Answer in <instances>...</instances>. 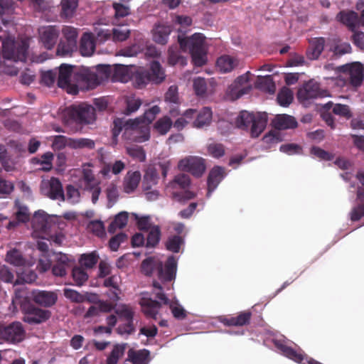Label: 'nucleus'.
<instances>
[{
    "label": "nucleus",
    "instance_id": "1",
    "mask_svg": "<svg viewBox=\"0 0 364 364\" xmlns=\"http://www.w3.org/2000/svg\"><path fill=\"white\" fill-rule=\"evenodd\" d=\"M141 270L146 276H151L156 271L162 282H171L176 278L177 261L173 256H170L163 264L162 262L150 257L143 260Z\"/></svg>",
    "mask_w": 364,
    "mask_h": 364
},
{
    "label": "nucleus",
    "instance_id": "2",
    "mask_svg": "<svg viewBox=\"0 0 364 364\" xmlns=\"http://www.w3.org/2000/svg\"><path fill=\"white\" fill-rule=\"evenodd\" d=\"M112 68L108 65H98L93 69L82 68L74 73V79L82 89L92 90L109 77Z\"/></svg>",
    "mask_w": 364,
    "mask_h": 364
},
{
    "label": "nucleus",
    "instance_id": "3",
    "mask_svg": "<svg viewBox=\"0 0 364 364\" xmlns=\"http://www.w3.org/2000/svg\"><path fill=\"white\" fill-rule=\"evenodd\" d=\"M178 42L181 50L184 52L189 50L195 65L200 67L205 64V38L202 34L195 33L191 37H183L178 35Z\"/></svg>",
    "mask_w": 364,
    "mask_h": 364
},
{
    "label": "nucleus",
    "instance_id": "4",
    "mask_svg": "<svg viewBox=\"0 0 364 364\" xmlns=\"http://www.w3.org/2000/svg\"><path fill=\"white\" fill-rule=\"evenodd\" d=\"M235 124L239 129L243 130L250 129L251 136L256 138L265 129L267 124V115L264 112L255 114L247 111H242L236 118Z\"/></svg>",
    "mask_w": 364,
    "mask_h": 364
},
{
    "label": "nucleus",
    "instance_id": "5",
    "mask_svg": "<svg viewBox=\"0 0 364 364\" xmlns=\"http://www.w3.org/2000/svg\"><path fill=\"white\" fill-rule=\"evenodd\" d=\"M1 41V55L4 58L14 62L26 60L28 49L26 41H15V38L11 36Z\"/></svg>",
    "mask_w": 364,
    "mask_h": 364
},
{
    "label": "nucleus",
    "instance_id": "6",
    "mask_svg": "<svg viewBox=\"0 0 364 364\" xmlns=\"http://www.w3.org/2000/svg\"><path fill=\"white\" fill-rule=\"evenodd\" d=\"M160 111L159 107L154 105L146 110L141 117L127 121L123 125L125 132H137V129H141L144 134L137 141L139 142L147 141L149 139V133L146 126L154 121Z\"/></svg>",
    "mask_w": 364,
    "mask_h": 364
},
{
    "label": "nucleus",
    "instance_id": "7",
    "mask_svg": "<svg viewBox=\"0 0 364 364\" xmlns=\"http://www.w3.org/2000/svg\"><path fill=\"white\" fill-rule=\"evenodd\" d=\"M166 74L161 64L154 60L150 64L149 70L137 72L134 76V83L136 87L142 88L148 83L160 84L164 81Z\"/></svg>",
    "mask_w": 364,
    "mask_h": 364
},
{
    "label": "nucleus",
    "instance_id": "8",
    "mask_svg": "<svg viewBox=\"0 0 364 364\" xmlns=\"http://www.w3.org/2000/svg\"><path fill=\"white\" fill-rule=\"evenodd\" d=\"M66 114L68 117V123L87 125L93 123L96 119L95 107L85 103L71 105L67 108Z\"/></svg>",
    "mask_w": 364,
    "mask_h": 364
},
{
    "label": "nucleus",
    "instance_id": "9",
    "mask_svg": "<svg viewBox=\"0 0 364 364\" xmlns=\"http://www.w3.org/2000/svg\"><path fill=\"white\" fill-rule=\"evenodd\" d=\"M190 183L191 179L188 175L185 173L176 175L174 179L170 183V186L173 188H176L178 186L183 190L180 191H173L171 193L172 198L180 203H184L186 200L194 198L196 194L193 192L185 190L189 186Z\"/></svg>",
    "mask_w": 364,
    "mask_h": 364
},
{
    "label": "nucleus",
    "instance_id": "10",
    "mask_svg": "<svg viewBox=\"0 0 364 364\" xmlns=\"http://www.w3.org/2000/svg\"><path fill=\"white\" fill-rule=\"evenodd\" d=\"M328 95V91L322 90L319 83L310 80L304 83L297 92V98L301 102H305L311 99L322 98Z\"/></svg>",
    "mask_w": 364,
    "mask_h": 364
},
{
    "label": "nucleus",
    "instance_id": "11",
    "mask_svg": "<svg viewBox=\"0 0 364 364\" xmlns=\"http://www.w3.org/2000/svg\"><path fill=\"white\" fill-rule=\"evenodd\" d=\"M21 308L24 313L23 321L30 324L45 322L51 316V312L49 310L40 309L33 304H23Z\"/></svg>",
    "mask_w": 364,
    "mask_h": 364
},
{
    "label": "nucleus",
    "instance_id": "12",
    "mask_svg": "<svg viewBox=\"0 0 364 364\" xmlns=\"http://www.w3.org/2000/svg\"><path fill=\"white\" fill-rule=\"evenodd\" d=\"M178 169L191 173L196 177H200L205 170L204 159L198 157L189 156L179 161Z\"/></svg>",
    "mask_w": 364,
    "mask_h": 364
},
{
    "label": "nucleus",
    "instance_id": "13",
    "mask_svg": "<svg viewBox=\"0 0 364 364\" xmlns=\"http://www.w3.org/2000/svg\"><path fill=\"white\" fill-rule=\"evenodd\" d=\"M58 218L55 215H49L44 210L36 211L31 221L32 228L35 232H46L58 222Z\"/></svg>",
    "mask_w": 364,
    "mask_h": 364
},
{
    "label": "nucleus",
    "instance_id": "14",
    "mask_svg": "<svg viewBox=\"0 0 364 364\" xmlns=\"http://www.w3.org/2000/svg\"><path fill=\"white\" fill-rule=\"evenodd\" d=\"M250 72L237 77L228 87V93L232 100H237L242 95L248 94L252 89L249 84Z\"/></svg>",
    "mask_w": 364,
    "mask_h": 364
},
{
    "label": "nucleus",
    "instance_id": "15",
    "mask_svg": "<svg viewBox=\"0 0 364 364\" xmlns=\"http://www.w3.org/2000/svg\"><path fill=\"white\" fill-rule=\"evenodd\" d=\"M39 41L47 50H51L55 46L59 37V29L56 26H42L38 29Z\"/></svg>",
    "mask_w": 364,
    "mask_h": 364
},
{
    "label": "nucleus",
    "instance_id": "16",
    "mask_svg": "<svg viewBox=\"0 0 364 364\" xmlns=\"http://www.w3.org/2000/svg\"><path fill=\"white\" fill-rule=\"evenodd\" d=\"M25 331L20 322H13L4 329L1 328V339L10 343H18L23 340Z\"/></svg>",
    "mask_w": 364,
    "mask_h": 364
},
{
    "label": "nucleus",
    "instance_id": "17",
    "mask_svg": "<svg viewBox=\"0 0 364 364\" xmlns=\"http://www.w3.org/2000/svg\"><path fill=\"white\" fill-rule=\"evenodd\" d=\"M41 188L42 193L52 200H65L61 182L57 178L52 177L48 182L43 183Z\"/></svg>",
    "mask_w": 364,
    "mask_h": 364
},
{
    "label": "nucleus",
    "instance_id": "18",
    "mask_svg": "<svg viewBox=\"0 0 364 364\" xmlns=\"http://www.w3.org/2000/svg\"><path fill=\"white\" fill-rule=\"evenodd\" d=\"M252 313L250 310L240 311L237 315L220 317V321L225 326H244L250 324Z\"/></svg>",
    "mask_w": 364,
    "mask_h": 364
},
{
    "label": "nucleus",
    "instance_id": "19",
    "mask_svg": "<svg viewBox=\"0 0 364 364\" xmlns=\"http://www.w3.org/2000/svg\"><path fill=\"white\" fill-rule=\"evenodd\" d=\"M31 297L36 304L45 308L53 306L58 300L55 292L44 290H33Z\"/></svg>",
    "mask_w": 364,
    "mask_h": 364
},
{
    "label": "nucleus",
    "instance_id": "20",
    "mask_svg": "<svg viewBox=\"0 0 364 364\" xmlns=\"http://www.w3.org/2000/svg\"><path fill=\"white\" fill-rule=\"evenodd\" d=\"M225 176V171L223 167L216 166L210 171L207 180L208 197L210 196Z\"/></svg>",
    "mask_w": 364,
    "mask_h": 364
},
{
    "label": "nucleus",
    "instance_id": "21",
    "mask_svg": "<svg viewBox=\"0 0 364 364\" xmlns=\"http://www.w3.org/2000/svg\"><path fill=\"white\" fill-rule=\"evenodd\" d=\"M345 71H348L349 74V81L353 87H359L364 78L363 66L360 63H353L344 66Z\"/></svg>",
    "mask_w": 364,
    "mask_h": 364
},
{
    "label": "nucleus",
    "instance_id": "22",
    "mask_svg": "<svg viewBox=\"0 0 364 364\" xmlns=\"http://www.w3.org/2000/svg\"><path fill=\"white\" fill-rule=\"evenodd\" d=\"M16 220L10 221L6 228L9 230L16 228L20 223H25L29 221L31 214L27 206L23 205L18 200H15Z\"/></svg>",
    "mask_w": 364,
    "mask_h": 364
},
{
    "label": "nucleus",
    "instance_id": "23",
    "mask_svg": "<svg viewBox=\"0 0 364 364\" xmlns=\"http://www.w3.org/2000/svg\"><path fill=\"white\" fill-rule=\"evenodd\" d=\"M70 267V259L67 255L61 252L55 255V263L52 267V272L55 276L64 277Z\"/></svg>",
    "mask_w": 364,
    "mask_h": 364
},
{
    "label": "nucleus",
    "instance_id": "24",
    "mask_svg": "<svg viewBox=\"0 0 364 364\" xmlns=\"http://www.w3.org/2000/svg\"><path fill=\"white\" fill-rule=\"evenodd\" d=\"M272 124L277 130L294 129L298 125V123L294 117L286 114L277 115L272 121Z\"/></svg>",
    "mask_w": 364,
    "mask_h": 364
},
{
    "label": "nucleus",
    "instance_id": "25",
    "mask_svg": "<svg viewBox=\"0 0 364 364\" xmlns=\"http://www.w3.org/2000/svg\"><path fill=\"white\" fill-rule=\"evenodd\" d=\"M325 45L324 38H314L309 41V46L306 50V56L309 60H316L323 50Z\"/></svg>",
    "mask_w": 364,
    "mask_h": 364
},
{
    "label": "nucleus",
    "instance_id": "26",
    "mask_svg": "<svg viewBox=\"0 0 364 364\" xmlns=\"http://www.w3.org/2000/svg\"><path fill=\"white\" fill-rule=\"evenodd\" d=\"M95 50V41L92 33H85L80 39L79 51L82 56H91Z\"/></svg>",
    "mask_w": 364,
    "mask_h": 364
},
{
    "label": "nucleus",
    "instance_id": "27",
    "mask_svg": "<svg viewBox=\"0 0 364 364\" xmlns=\"http://www.w3.org/2000/svg\"><path fill=\"white\" fill-rule=\"evenodd\" d=\"M141 178V177L139 171H129L124 178V191L126 193H133L138 187Z\"/></svg>",
    "mask_w": 364,
    "mask_h": 364
},
{
    "label": "nucleus",
    "instance_id": "28",
    "mask_svg": "<svg viewBox=\"0 0 364 364\" xmlns=\"http://www.w3.org/2000/svg\"><path fill=\"white\" fill-rule=\"evenodd\" d=\"M216 64L221 73H226L232 71L237 67L239 60L236 58L224 55L218 58Z\"/></svg>",
    "mask_w": 364,
    "mask_h": 364
},
{
    "label": "nucleus",
    "instance_id": "29",
    "mask_svg": "<svg viewBox=\"0 0 364 364\" xmlns=\"http://www.w3.org/2000/svg\"><path fill=\"white\" fill-rule=\"evenodd\" d=\"M73 74V66L62 64L58 70V85L61 88H67L70 86V77Z\"/></svg>",
    "mask_w": 364,
    "mask_h": 364
},
{
    "label": "nucleus",
    "instance_id": "30",
    "mask_svg": "<svg viewBox=\"0 0 364 364\" xmlns=\"http://www.w3.org/2000/svg\"><path fill=\"white\" fill-rule=\"evenodd\" d=\"M338 17L340 21L346 25L350 30L353 31L360 23V18L356 12L354 11H341Z\"/></svg>",
    "mask_w": 364,
    "mask_h": 364
},
{
    "label": "nucleus",
    "instance_id": "31",
    "mask_svg": "<svg viewBox=\"0 0 364 364\" xmlns=\"http://www.w3.org/2000/svg\"><path fill=\"white\" fill-rule=\"evenodd\" d=\"M275 346L286 357L296 363H301L304 360L305 355L304 354L296 351L293 348L287 346L281 341H276Z\"/></svg>",
    "mask_w": 364,
    "mask_h": 364
},
{
    "label": "nucleus",
    "instance_id": "32",
    "mask_svg": "<svg viewBox=\"0 0 364 364\" xmlns=\"http://www.w3.org/2000/svg\"><path fill=\"white\" fill-rule=\"evenodd\" d=\"M152 31L154 41L161 45H165L168 42L171 29L168 26L157 25Z\"/></svg>",
    "mask_w": 364,
    "mask_h": 364
},
{
    "label": "nucleus",
    "instance_id": "33",
    "mask_svg": "<svg viewBox=\"0 0 364 364\" xmlns=\"http://www.w3.org/2000/svg\"><path fill=\"white\" fill-rule=\"evenodd\" d=\"M143 311L146 316L156 319V315L161 309V304L159 301L151 299H143L141 301Z\"/></svg>",
    "mask_w": 364,
    "mask_h": 364
},
{
    "label": "nucleus",
    "instance_id": "34",
    "mask_svg": "<svg viewBox=\"0 0 364 364\" xmlns=\"http://www.w3.org/2000/svg\"><path fill=\"white\" fill-rule=\"evenodd\" d=\"M159 181V173L156 168L154 166H149L146 168L143 178L144 191L151 190L152 186L156 185Z\"/></svg>",
    "mask_w": 364,
    "mask_h": 364
},
{
    "label": "nucleus",
    "instance_id": "35",
    "mask_svg": "<svg viewBox=\"0 0 364 364\" xmlns=\"http://www.w3.org/2000/svg\"><path fill=\"white\" fill-rule=\"evenodd\" d=\"M213 113L211 109L207 107H203L197 112V117L193 122V127L202 128L204 126L209 125L212 120Z\"/></svg>",
    "mask_w": 364,
    "mask_h": 364
},
{
    "label": "nucleus",
    "instance_id": "36",
    "mask_svg": "<svg viewBox=\"0 0 364 364\" xmlns=\"http://www.w3.org/2000/svg\"><path fill=\"white\" fill-rule=\"evenodd\" d=\"M60 16L65 18H72L78 6V0H61Z\"/></svg>",
    "mask_w": 364,
    "mask_h": 364
},
{
    "label": "nucleus",
    "instance_id": "37",
    "mask_svg": "<svg viewBox=\"0 0 364 364\" xmlns=\"http://www.w3.org/2000/svg\"><path fill=\"white\" fill-rule=\"evenodd\" d=\"M357 197L360 200V203L351 210L350 220L352 221H358L364 216V189L358 188Z\"/></svg>",
    "mask_w": 364,
    "mask_h": 364
},
{
    "label": "nucleus",
    "instance_id": "38",
    "mask_svg": "<svg viewBox=\"0 0 364 364\" xmlns=\"http://www.w3.org/2000/svg\"><path fill=\"white\" fill-rule=\"evenodd\" d=\"M128 222V213L125 211L118 213L108 227V232L114 233L117 229L124 228Z\"/></svg>",
    "mask_w": 364,
    "mask_h": 364
},
{
    "label": "nucleus",
    "instance_id": "39",
    "mask_svg": "<svg viewBox=\"0 0 364 364\" xmlns=\"http://www.w3.org/2000/svg\"><path fill=\"white\" fill-rule=\"evenodd\" d=\"M95 147V143L92 139H87V138H77L74 139L71 138L69 141V148L73 149H94Z\"/></svg>",
    "mask_w": 364,
    "mask_h": 364
},
{
    "label": "nucleus",
    "instance_id": "40",
    "mask_svg": "<svg viewBox=\"0 0 364 364\" xmlns=\"http://www.w3.org/2000/svg\"><path fill=\"white\" fill-rule=\"evenodd\" d=\"M332 107V112L333 114L338 115L340 117H345L346 119H350L352 117V113L348 105L342 104L333 105L332 102H328L324 106V107L328 109H329Z\"/></svg>",
    "mask_w": 364,
    "mask_h": 364
},
{
    "label": "nucleus",
    "instance_id": "41",
    "mask_svg": "<svg viewBox=\"0 0 364 364\" xmlns=\"http://www.w3.org/2000/svg\"><path fill=\"white\" fill-rule=\"evenodd\" d=\"M168 62L171 65L186 64V58L181 55L177 46H172L168 48Z\"/></svg>",
    "mask_w": 364,
    "mask_h": 364
},
{
    "label": "nucleus",
    "instance_id": "42",
    "mask_svg": "<svg viewBox=\"0 0 364 364\" xmlns=\"http://www.w3.org/2000/svg\"><path fill=\"white\" fill-rule=\"evenodd\" d=\"M277 102L282 107L289 106L293 101L294 95L291 89L284 87L277 95Z\"/></svg>",
    "mask_w": 364,
    "mask_h": 364
},
{
    "label": "nucleus",
    "instance_id": "43",
    "mask_svg": "<svg viewBox=\"0 0 364 364\" xmlns=\"http://www.w3.org/2000/svg\"><path fill=\"white\" fill-rule=\"evenodd\" d=\"M77 50V44L61 40L57 48V55L65 57L71 55Z\"/></svg>",
    "mask_w": 364,
    "mask_h": 364
},
{
    "label": "nucleus",
    "instance_id": "44",
    "mask_svg": "<svg viewBox=\"0 0 364 364\" xmlns=\"http://www.w3.org/2000/svg\"><path fill=\"white\" fill-rule=\"evenodd\" d=\"M98 260L99 255L96 253V252H92L88 254H82L80 256L79 262L80 263L81 266L87 269H91L96 265V264L98 262Z\"/></svg>",
    "mask_w": 364,
    "mask_h": 364
},
{
    "label": "nucleus",
    "instance_id": "45",
    "mask_svg": "<svg viewBox=\"0 0 364 364\" xmlns=\"http://www.w3.org/2000/svg\"><path fill=\"white\" fill-rule=\"evenodd\" d=\"M126 346L125 343L114 346L110 355L107 359V364H117L119 358L124 355Z\"/></svg>",
    "mask_w": 364,
    "mask_h": 364
},
{
    "label": "nucleus",
    "instance_id": "46",
    "mask_svg": "<svg viewBox=\"0 0 364 364\" xmlns=\"http://www.w3.org/2000/svg\"><path fill=\"white\" fill-rule=\"evenodd\" d=\"M173 125L172 120L168 116L159 119L155 124L154 129L161 135L166 134Z\"/></svg>",
    "mask_w": 364,
    "mask_h": 364
},
{
    "label": "nucleus",
    "instance_id": "47",
    "mask_svg": "<svg viewBox=\"0 0 364 364\" xmlns=\"http://www.w3.org/2000/svg\"><path fill=\"white\" fill-rule=\"evenodd\" d=\"M161 230L158 225H154L149 230L146 237V246L154 247L159 242Z\"/></svg>",
    "mask_w": 364,
    "mask_h": 364
},
{
    "label": "nucleus",
    "instance_id": "48",
    "mask_svg": "<svg viewBox=\"0 0 364 364\" xmlns=\"http://www.w3.org/2000/svg\"><path fill=\"white\" fill-rule=\"evenodd\" d=\"M127 153L133 159L137 160L140 162L145 161L146 153L144 149L138 145H132L127 147Z\"/></svg>",
    "mask_w": 364,
    "mask_h": 364
},
{
    "label": "nucleus",
    "instance_id": "49",
    "mask_svg": "<svg viewBox=\"0 0 364 364\" xmlns=\"http://www.w3.org/2000/svg\"><path fill=\"white\" fill-rule=\"evenodd\" d=\"M72 277L76 285L79 287L88 279V274L82 267H75L72 270Z\"/></svg>",
    "mask_w": 364,
    "mask_h": 364
},
{
    "label": "nucleus",
    "instance_id": "50",
    "mask_svg": "<svg viewBox=\"0 0 364 364\" xmlns=\"http://www.w3.org/2000/svg\"><path fill=\"white\" fill-rule=\"evenodd\" d=\"M149 354L146 350L136 352L129 350L128 352L129 359L133 364H144Z\"/></svg>",
    "mask_w": 364,
    "mask_h": 364
},
{
    "label": "nucleus",
    "instance_id": "51",
    "mask_svg": "<svg viewBox=\"0 0 364 364\" xmlns=\"http://www.w3.org/2000/svg\"><path fill=\"white\" fill-rule=\"evenodd\" d=\"M53 160V154L50 151L43 154L41 159H33L36 164L43 165L42 170L44 171H49L52 168Z\"/></svg>",
    "mask_w": 364,
    "mask_h": 364
},
{
    "label": "nucleus",
    "instance_id": "52",
    "mask_svg": "<svg viewBox=\"0 0 364 364\" xmlns=\"http://www.w3.org/2000/svg\"><path fill=\"white\" fill-rule=\"evenodd\" d=\"M126 108L124 113L126 115H129L139 109L141 105V100L134 97H127L125 100Z\"/></svg>",
    "mask_w": 364,
    "mask_h": 364
},
{
    "label": "nucleus",
    "instance_id": "53",
    "mask_svg": "<svg viewBox=\"0 0 364 364\" xmlns=\"http://www.w3.org/2000/svg\"><path fill=\"white\" fill-rule=\"evenodd\" d=\"M112 39L114 42L126 41L130 36V30L127 28L117 27L112 30Z\"/></svg>",
    "mask_w": 364,
    "mask_h": 364
},
{
    "label": "nucleus",
    "instance_id": "54",
    "mask_svg": "<svg viewBox=\"0 0 364 364\" xmlns=\"http://www.w3.org/2000/svg\"><path fill=\"white\" fill-rule=\"evenodd\" d=\"M183 243V240L181 236L173 235L168 238L166 242V247L168 250L177 253L180 250L181 245Z\"/></svg>",
    "mask_w": 364,
    "mask_h": 364
},
{
    "label": "nucleus",
    "instance_id": "55",
    "mask_svg": "<svg viewBox=\"0 0 364 364\" xmlns=\"http://www.w3.org/2000/svg\"><path fill=\"white\" fill-rule=\"evenodd\" d=\"M37 279V274L35 273V272L30 270V269H26L23 271L21 275L18 276V278L15 281V284H21L23 283H28L31 284L36 281Z\"/></svg>",
    "mask_w": 364,
    "mask_h": 364
},
{
    "label": "nucleus",
    "instance_id": "56",
    "mask_svg": "<svg viewBox=\"0 0 364 364\" xmlns=\"http://www.w3.org/2000/svg\"><path fill=\"white\" fill-rule=\"evenodd\" d=\"M6 260L15 266H22L25 263L21 252L17 250L9 251L6 255Z\"/></svg>",
    "mask_w": 364,
    "mask_h": 364
},
{
    "label": "nucleus",
    "instance_id": "57",
    "mask_svg": "<svg viewBox=\"0 0 364 364\" xmlns=\"http://www.w3.org/2000/svg\"><path fill=\"white\" fill-rule=\"evenodd\" d=\"M87 230L97 237H103L105 234L104 224L100 220H92L87 225Z\"/></svg>",
    "mask_w": 364,
    "mask_h": 364
},
{
    "label": "nucleus",
    "instance_id": "58",
    "mask_svg": "<svg viewBox=\"0 0 364 364\" xmlns=\"http://www.w3.org/2000/svg\"><path fill=\"white\" fill-rule=\"evenodd\" d=\"M62 33L65 41L77 44L78 33L75 28L70 26H65L62 29Z\"/></svg>",
    "mask_w": 364,
    "mask_h": 364
},
{
    "label": "nucleus",
    "instance_id": "59",
    "mask_svg": "<svg viewBox=\"0 0 364 364\" xmlns=\"http://www.w3.org/2000/svg\"><path fill=\"white\" fill-rule=\"evenodd\" d=\"M71 138H68L63 135H58L53 137L52 148L55 151H60L65 146L69 147V141Z\"/></svg>",
    "mask_w": 364,
    "mask_h": 364
},
{
    "label": "nucleus",
    "instance_id": "60",
    "mask_svg": "<svg viewBox=\"0 0 364 364\" xmlns=\"http://www.w3.org/2000/svg\"><path fill=\"white\" fill-rule=\"evenodd\" d=\"M127 240V235L124 233H119L114 237H112L109 242V246L111 250L112 251H117L119 245L126 242Z\"/></svg>",
    "mask_w": 364,
    "mask_h": 364
},
{
    "label": "nucleus",
    "instance_id": "61",
    "mask_svg": "<svg viewBox=\"0 0 364 364\" xmlns=\"http://www.w3.org/2000/svg\"><path fill=\"white\" fill-rule=\"evenodd\" d=\"M193 89L198 96H203L206 93L207 84L203 77H197L193 80Z\"/></svg>",
    "mask_w": 364,
    "mask_h": 364
},
{
    "label": "nucleus",
    "instance_id": "62",
    "mask_svg": "<svg viewBox=\"0 0 364 364\" xmlns=\"http://www.w3.org/2000/svg\"><path fill=\"white\" fill-rule=\"evenodd\" d=\"M64 296L73 302L81 303L85 301V296L76 290L72 289H65Z\"/></svg>",
    "mask_w": 364,
    "mask_h": 364
},
{
    "label": "nucleus",
    "instance_id": "63",
    "mask_svg": "<svg viewBox=\"0 0 364 364\" xmlns=\"http://www.w3.org/2000/svg\"><path fill=\"white\" fill-rule=\"evenodd\" d=\"M208 153L214 158H220L225 154L224 146L221 144H210L208 146Z\"/></svg>",
    "mask_w": 364,
    "mask_h": 364
},
{
    "label": "nucleus",
    "instance_id": "64",
    "mask_svg": "<svg viewBox=\"0 0 364 364\" xmlns=\"http://www.w3.org/2000/svg\"><path fill=\"white\" fill-rule=\"evenodd\" d=\"M333 55L340 57L344 54L351 52V46L348 43H339L333 47L332 49Z\"/></svg>",
    "mask_w": 364,
    "mask_h": 364
}]
</instances>
